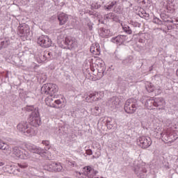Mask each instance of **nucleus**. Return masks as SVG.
<instances>
[{"label":"nucleus","instance_id":"46","mask_svg":"<svg viewBox=\"0 0 178 178\" xmlns=\"http://www.w3.org/2000/svg\"><path fill=\"white\" fill-rule=\"evenodd\" d=\"M174 24H177L178 25V18H176L174 19Z\"/></svg>","mask_w":178,"mask_h":178},{"label":"nucleus","instance_id":"54","mask_svg":"<svg viewBox=\"0 0 178 178\" xmlns=\"http://www.w3.org/2000/svg\"><path fill=\"white\" fill-rule=\"evenodd\" d=\"M4 163L2 162H0V166H3Z\"/></svg>","mask_w":178,"mask_h":178},{"label":"nucleus","instance_id":"25","mask_svg":"<svg viewBox=\"0 0 178 178\" xmlns=\"http://www.w3.org/2000/svg\"><path fill=\"white\" fill-rule=\"evenodd\" d=\"M99 8H101V3H99L98 0L93 1L90 5V9H92V10H94V9H99Z\"/></svg>","mask_w":178,"mask_h":178},{"label":"nucleus","instance_id":"16","mask_svg":"<svg viewBox=\"0 0 178 178\" xmlns=\"http://www.w3.org/2000/svg\"><path fill=\"white\" fill-rule=\"evenodd\" d=\"M145 106L147 109H154V106H155V100L154 97H151L147 99L145 103Z\"/></svg>","mask_w":178,"mask_h":178},{"label":"nucleus","instance_id":"36","mask_svg":"<svg viewBox=\"0 0 178 178\" xmlns=\"http://www.w3.org/2000/svg\"><path fill=\"white\" fill-rule=\"evenodd\" d=\"M106 126L107 129L111 130V129H112L113 127V124H112V122H111L110 120H107L106 122Z\"/></svg>","mask_w":178,"mask_h":178},{"label":"nucleus","instance_id":"4","mask_svg":"<svg viewBox=\"0 0 178 178\" xmlns=\"http://www.w3.org/2000/svg\"><path fill=\"white\" fill-rule=\"evenodd\" d=\"M138 108V104H137V100L134 99H129L126 101L124 109L126 113L133 115Z\"/></svg>","mask_w":178,"mask_h":178},{"label":"nucleus","instance_id":"57","mask_svg":"<svg viewBox=\"0 0 178 178\" xmlns=\"http://www.w3.org/2000/svg\"><path fill=\"white\" fill-rule=\"evenodd\" d=\"M95 178H104V177H95Z\"/></svg>","mask_w":178,"mask_h":178},{"label":"nucleus","instance_id":"52","mask_svg":"<svg viewBox=\"0 0 178 178\" xmlns=\"http://www.w3.org/2000/svg\"><path fill=\"white\" fill-rule=\"evenodd\" d=\"M152 70H153V67L151 66V67H149V72H152Z\"/></svg>","mask_w":178,"mask_h":178},{"label":"nucleus","instance_id":"45","mask_svg":"<svg viewBox=\"0 0 178 178\" xmlns=\"http://www.w3.org/2000/svg\"><path fill=\"white\" fill-rule=\"evenodd\" d=\"M143 3L144 5H145V3H148V2L147 1V0H142L141 1H140V3Z\"/></svg>","mask_w":178,"mask_h":178},{"label":"nucleus","instance_id":"29","mask_svg":"<svg viewBox=\"0 0 178 178\" xmlns=\"http://www.w3.org/2000/svg\"><path fill=\"white\" fill-rule=\"evenodd\" d=\"M122 29L124 30V33H127V34H132L133 33L131 28H130L129 25L124 24V26H122Z\"/></svg>","mask_w":178,"mask_h":178},{"label":"nucleus","instance_id":"33","mask_svg":"<svg viewBox=\"0 0 178 178\" xmlns=\"http://www.w3.org/2000/svg\"><path fill=\"white\" fill-rule=\"evenodd\" d=\"M117 3V1H112L111 3H109L107 6H105L104 8L106 10H111V9H112V8H113V6Z\"/></svg>","mask_w":178,"mask_h":178},{"label":"nucleus","instance_id":"23","mask_svg":"<svg viewBox=\"0 0 178 178\" xmlns=\"http://www.w3.org/2000/svg\"><path fill=\"white\" fill-rule=\"evenodd\" d=\"M13 155L17 156V158H20V156H22V154H23V152H22V150H20V147H15L13 148Z\"/></svg>","mask_w":178,"mask_h":178},{"label":"nucleus","instance_id":"44","mask_svg":"<svg viewBox=\"0 0 178 178\" xmlns=\"http://www.w3.org/2000/svg\"><path fill=\"white\" fill-rule=\"evenodd\" d=\"M87 155H92V150L90 149L86 150Z\"/></svg>","mask_w":178,"mask_h":178},{"label":"nucleus","instance_id":"1","mask_svg":"<svg viewBox=\"0 0 178 178\" xmlns=\"http://www.w3.org/2000/svg\"><path fill=\"white\" fill-rule=\"evenodd\" d=\"M40 91L43 95H49L44 99V102L47 106L56 108V109L59 108V106L62 104V101L59 99L54 101V98L56 97V93L58 92V86L54 83H45L42 86Z\"/></svg>","mask_w":178,"mask_h":178},{"label":"nucleus","instance_id":"55","mask_svg":"<svg viewBox=\"0 0 178 178\" xmlns=\"http://www.w3.org/2000/svg\"><path fill=\"white\" fill-rule=\"evenodd\" d=\"M95 111H98V109H99V107H95Z\"/></svg>","mask_w":178,"mask_h":178},{"label":"nucleus","instance_id":"51","mask_svg":"<svg viewBox=\"0 0 178 178\" xmlns=\"http://www.w3.org/2000/svg\"><path fill=\"white\" fill-rule=\"evenodd\" d=\"M92 173H94V175L95 176V175H97V173H98V171H95V170H94V172H92Z\"/></svg>","mask_w":178,"mask_h":178},{"label":"nucleus","instance_id":"19","mask_svg":"<svg viewBox=\"0 0 178 178\" xmlns=\"http://www.w3.org/2000/svg\"><path fill=\"white\" fill-rule=\"evenodd\" d=\"M55 166V161H49L47 164L44 166V170L48 172H54V168Z\"/></svg>","mask_w":178,"mask_h":178},{"label":"nucleus","instance_id":"21","mask_svg":"<svg viewBox=\"0 0 178 178\" xmlns=\"http://www.w3.org/2000/svg\"><path fill=\"white\" fill-rule=\"evenodd\" d=\"M97 66H98L97 73L99 74V76L102 77L106 70L105 64L99 63V65H97Z\"/></svg>","mask_w":178,"mask_h":178},{"label":"nucleus","instance_id":"15","mask_svg":"<svg viewBox=\"0 0 178 178\" xmlns=\"http://www.w3.org/2000/svg\"><path fill=\"white\" fill-rule=\"evenodd\" d=\"M54 58H55L54 56V54H52L51 51H44L43 55H42V62H45L47 60H51L52 59H54Z\"/></svg>","mask_w":178,"mask_h":178},{"label":"nucleus","instance_id":"22","mask_svg":"<svg viewBox=\"0 0 178 178\" xmlns=\"http://www.w3.org/2000/svg\"><path fill=\"white\" fill-rule=\"evenodd\" d=\"M133 56H129L125 59L122 60V63L124 65V66H129V65H131L133 63Z\"/></svg>","mask_w":178,"mask_h":178},{"label":"nucleus","instance_id":"24","mask_svg":"<svg viewBox=\"0 0 178 178\" xmlns=\"http://www.w3.org/2000/svg\"><path fill=\"white\" fill-rule=\"evenodd\" d=\"M83 170H85V175H87L88 177L93 178L94 175H90V173L94 172V169H92L90 166H86L83 168Z\"/></svg>","mask_w":178,"mask_h":178},{"label":"nucleus","instance_id":"40","mask_svg":"<svg viewBox=\"0 0 178 178\" xmlns=\"http://www.w3.org/2000/svg\"><path fill=\"white\" fill-rule=\"evenodd\" d=\"M19 168H22V169H26V168H27L29 166V165L26 163H22V164H19Z\"/></svg>","mask_w":178,"mask_h":178},{"label":"nucleus","instance_id":"27","mask_svg":"<svg viewBox=\"0 0 178 178\" xmlns=\"http://www.w3.org/2000/svg\"><path fill=\"white\" fill-rule=\"evenodd\" d=\"M175 2V0H168V5H167V10H173L175 9V4L173 3Z\"/></svg>","mask_w":178,"mask_h":178},{"label":"nucleus","instance_id":"41","mask_svg":"<svg viewBox=\"0 0 178 178\" xmlns=\"http://www.w3.org/2000/svg\"><path fill=\"white\" fill-rule=\"evenodd\" d=\"M92 26H94V24H92V22H89L88 23V27L90 31L92 30Z\"/></svg>","mask_w":178,"mask_h":178},{"label":"nucleus","instance_id":"12","mask_svg":"<svg viewBox=\"0 0 178 178\" xmlns=\"http://www.w3.org/2000/svg\"><path fill=\"white\" fill-rule=\"evenodd\" d=\"M111 41L112 42H115V44L121 45V44H123L124 41H127V35H118V36L113 38Z\"/></svg>","mask_w":178,"mask_h":178},{"label":"nucleus","instance_id":"58","mask_svg":"<svg viewBox=\"0 0 178 178\" xmlns=\"http://www.w3.org/2000/svg\"><path fill=\"white\" fill-rule=\"evenodd\" d=\"M102 23H104V22H102Z\"/></svg>","mask_w":178,"mask_h":178},{"label":"nucleus","instance_id":"42","mask_svg":"<svg viewBox=\"0 0 178 178\" xmlns=\"http://www.w3.org/2000/svg\"><path fill=\"white\" fill-rule=\"evenodd\" d=\"M144 17H142L143 19H149V14L147 13V12H144Z\"/></svg>","mask_w":178,"mask_h":178},{"label":"nucleus","instance_id":"14","mask_svg":"<svg viewBox=\"0 0 178 178\" xmlns=\"http://www.w3.org/2000/svg\"><path fill=\"white\" fill-rule=\"evenodd\" d=\"M98 99H99V94L97 92L90 93L89 95H88L86 97V100L88 101V102H92L93 101H98Z\"/></svg>","mask_w":178,"mask_h":178},{"label":"nucleus","instance_id":"34","mask_svg":"<svg viewBox=\"0 0 178 178\" xmlns=\"http://www.w3.org/2000/svg\"><path fill=\"white\" fill-rule=\"evenodd\" d=\"M153 23L155 24H163V22L156 17H154Z\"/></svg>","mask_w":178,"mask_h":178},{"label":"nucleus","instance_id":"38","mask_svg":"<svg viewBox=\"0 0 178 178\" xmlns=\"http://www.w3.org/2000/svg\"><path fill=\"white\" fill-rule=\"evenodd\" d=\"M154 92L156 95H159L162 94V89H161V87L158 86L157 88L154 89Z\"/></svg>","mask_w":178,"mask_h":178},{"label":"nucleus","instance_id":"2","mask_svg":"<svg viewBox=\"0 0 178 178\" xmlns=\"http://www.w3.org/2000/svg\"><path fill=\"white\" fill-rule=\"evenodd\" d=\"M26 112H32L29 118V124L33 126L34 129L38 127L41 124V118H40V112L38 107L35 106H26L24 107Z\"/></svg>","mask_w":178,"mask_h":178},{"label":"nucleus","instance_id":"35","mask_svg":"<svg viewBox=\"0 0 178 178\" xmlns=\"http://www.w3.org/2000/svg\"><path fill=\"white\" fill-rule=\"evenodd\" d=\"M129 24H131V26H133V27H140L141 26V24L136 21H130Z\"/></svg>","mask_w":178,"mask_h":178},{"label":"nucleus","instance_id":"18","mask_svg":"<svg viewBox=\"0 0 178 178\" xmlns=\"http://www.w3.org/2000/svg\"><path fill=\"white\" fill-rule=\"evenodd\" d=\"M90 52L93 54V55H101V49H99V44H96L95 46H91Z\"/></svg>","mask_w":178,"mask_h":178},{"label":"nucleus","instance_id":"6","mask_svg":"<svg viewBox=\"0 0 178 178\" xmlns=\"http://www.w3.org/2000/svg\"><path fill=\"white\" fill-rule=\"evenodd\" d=\"M26 148L29 149L31 152H33V154H38L39 155H41L43 158H45L47 156V152L42 149L40 147L35 146V145L33 144H26Z\"/></svg>","mask_w":178,"mask_h":178},{"label":"nucleus","instance_id":"17","mask_svg":"<svg viewBox=\"0 0 178 178\" xmlns=\"http://www.w3.org/2000/svg\"><path fill=\"white\" fill-rule=\"evenodd\" d=\"M10 45V40L9 39H1L0 38V51L2 49H5L7 47Z\"/></svg>","mask_w":178,"mask_h":178},{"label":"nucleus","instance_id":"10","mask_svg":"<svg viewBox=\"0 0 178 178\" xmlns=\"http://www.w3.org/2000/svg\"><path fill=\"white\" fill-rule=\"evenodd\" d=\"M18 35L19 37H29L30 35V26L26 24L18 26Z\"/></svg>","mask_w":178,"mask_h":178},{"label":"nucleus","instance_id":"7","mask_svg":"<svg viewBox=\"0 0 178 178\" xmlns=\"http://www.w3.org/2000/svg\"><path fill=\"white\" fill-rule=\"evenodd\" d=\"M138 145L141 147L143 149L149 148L152 144L151 138L147 136H140L137 139Z\"/></svg>","mask_w":178,"mask_h":178},{"label":"nucleus","instance_id":"53","mask_svg":"<svg viewBox=\"0 0 178 178\" xmlns=\"http://www.w3.org/2000/svg\"><path fill=\"white\" fill-rule=\"evenodd\" d=\"M144 12H145V10H143L140 13H142V15H145V13H144Z\"/></svg>","mask_w":178,"mask_h":178},{"label":"nucleus","instance_id":"31","mask_svg":"<svg viewBox=\"0 0 178 178\" xmlns=\"http://www.w3.org/2000/svg\"><path fill=\"white\" fill-rule=\"evenodd\" d=\"M0 149H2V151H8V149H9V146H8L6 143L0 141Z\"/></svg>","mask_w":178,"mask_h":178},{"label":"nucleus","instance_id":"28","mask_svg":"<svg viewBox=\"0 0 178 178\" xmlns=\"http://www.w3.org/2000/svg\"><path fill=\"white\" fill-rule=\"evenodd\" d=\"M63 169V167H62V165L60 163H55L54 172H60Z\"/></svg>","mask_w":178,"mask_h":178},{"label":"nucleus","instance_id":"49","mask_svg":"<svg viewBox=\"0 0 178 178\" xmlns=\"http://www.w3.org/2000/svg\"><path fill=\"white\" fill-rule=\"evenodd\" d=\"M139 16H140V17H144V14H142V13H139Z\"/></svg>","mask_w":178,"mask_h":178},{"label":"nucleus","instance_id":"30","mask_svg":"<svg viewBox=\"0 0 178 178\" xmlns=\"http://www.w3.org/2000/svg\"><path fill=\"white\" fill-rule=\"evenodd\" d=\"M147 92H154L155 91V86L152 83H149L145 86Z\"/></svg>","mask_w":178,"mask_h":178},{"label":"nucleus","instance_id":"50","mask_svg":"<svg viewBox=\"0 0 178 178\" xmlns=\"http://www.w3.org/2000/svg\"><path fill=\"white\" fill-rule=\"evenodd\" d=\"M114 12H115L116 13H119V10H116V8H114Z\"/></svg>","mask_w":178,"mask_h":178},{"label":"nucleus","instance_id":"43","mask_svg":"<svg viewBox=\"0 0 178 178\" xmlns=\"http://www.w3.org/2000/svg\"><path fill=\"white\" fill-rule=\"evenodd\" d=\"M67 164H68L70 166L74 167V165H76V162H75V161H67Z\"/></svg>","mask_w":178,"mask_h":178},{"label":"nucleus","instance_id":"8","mask_svg":"<svg viewBox=\"0 0 178 178\" xmlns=\"http://www.w3.org/2000/svg\"><path fill=\"white\" fill-rule=\"evenodd\" d=\"M134 173L138 178H147V165H138L134 168Z\"/></svg>","mask_w":178,"mask_h":178},{"label":"nucleus","instance_id":"13","mask_svg":"<svg viewBox=\"0 0 178 178\" xmlns=\"http://www.w3.org/2000/svg\"><path fill=\"white\" fill-rule=\"evenodd\" d=\"M58 20L60 22V25L63 26V24H66V23H67L69 17L65 13H62L58 15Z\"/></svg>","mask_w":178,"mask_h":178},{"label":"nucleus","instance_id":"47","mask_svg":"<svg viewBox=\"0 0 178 178\" xmlns=\"http://www.w3.org/2000/svg\"><path fill=\"white\" fill-rule=\"evenodd\" d=\"M138 41H139V42H141L142 44L145 42V40L141 39V38H140Z\"/></svg>","mask_w":178,"mask_h":178},{"label":"nucleus","instance_id":"39","mask_svg":"<svg viewBox=\"0 0 178 178\" xmlns=\"http://www.w3.org/2000/svg\"><path fill=\"white\" fill-rule=\"evenodd\" d=\"M100 30L101 31L104 33V34H106V35H109V33H111V31H109V29H106L105 28H101Z\"/></svg>","mask_w":178,"mask_h":178},{"label":"nucleus","instance_id":"9","mask_svg":"<svg viewBox=\"0 0 178 178\" xmlns=\"http://www.w3.org/2000/svg\"><path fill=\"white\" fill-rule=\"evenodd\" d=\"M38 44L42 48H49L52 45V40L47 35H42L38 39Z\"/></svg>","mask_w":178,"mask_h":178},{"label":"nucleus","instance_id":"20","mask_svg":"<svg viewBox=\"0 0 178 178\" xmlns=\"http://www.w3.org/2000/svg\"><path fill=\"white\" fill-rule=\"evenodd\" d=\"M154 106H165V100H163V98H154Z\"/></svg>","mask_w":178,"mask_h":178},{"label":"nucleus","instance_id":"5","mask_svg":"<svg viewBox=\"0 0 178 178\" xmlns=\"http://www.w3.org/2000/svg\"><path fill=\"white\" fill-rule=\"evenodd\" d=\"M64 44L66 45V47L64 48L70 49V51H73V49H76V48L79 47L77 40L71 36H67L65 38Z\"/></svg>","mask_w":178,"mask_h":178},{"label":"nucleus","instance_id":"26","mask_svg":"<svg viewBox=\"0 0 178 178\" xmlns=\"http://www.w3.org/2000/svg\"><path fill=\"white\" fill-rule=\"evenodd\" d=\"M161 19H162L161 21L163 22V24H166V23H175V20L169 19V17H165V14H161Z\"/></svg>","mask_w":178,"mask_h":178},{"label":"nucleus","instance_id":"11","mask_svg":"<svg viewBox=\"0 0 178 178\" xmlns=\"http://www.w3.org/2000/svg\"><path fill=\"white\" fill-rule=\"evenodd\" d=\"M120 104V100H119V97L116 96H113V97L108 99L106 105L110 108L111 111H115L116 108H118V105Z\"/></svg>","mask_w":178,"mask_h":178},{"label":"nucleus","instance_id":"3","mask_svg":"<svg viewBox=\"0 0 178 178\" xmlns=\"http://www.w3.org/2000/svg\"><path fill=\"white\" fill-rule=\"evenodd\" d=\"M17 129L25 136H35L37 134V128L30 127L26 121L19 122L17 126Z\"/></svg>","mask_w":178,"mask_h":178},{"label":"nucleus","instance_id":"56","mask_svg":"<svg viewBox=\"0 0 178 178\" xmlns=\"http://www.w3.org/2000/svg\"><path fill=\"white\" fill-rule=\"evenodd\" d=\"M139 1V2H141V1H143V0H138ZM147 2H149V0H147Z\"/></svg>","mask_w":178,"mask_h":178},{"label":"nucleus","instance_id":"32","mask_svg":"<svg viewBox=\"0 0 178 178\" xmlns=\"http://www.w3.org/2000/svg\"><path fill=\"white\" fill-rule=\"evenodd\" d=\"M42 144L45 145L44 150L46 152L47 154V151H48V149L51 148V146L49 145V142L48 140H42Z\"/></svg>","mask_w":178,"mask_h":178},{"label":"nucleus","instance_id":"37","mask_svg":"<svg viewBox=\"0 0 178 178\" xmlns=\"http://www.w3.org/2000/svg\"><path fill=\"white\" fill-rule=\"evenodd\" d=\"M113 16H114L113 13H108L106 15H105L104 19H106V20H108V19L113 20L115 19V17H113Z\"/></svg>","mask_w":178,"mask_h":178},{"label":"nucleus","instance_id":"48","mask_svg":"<svg viewBox=\"0 0 178 178\" xmlns=\"http://www.w3.org/2000/svg\"><path fill=\"white\" fill-rule=\"evenodd\" d=\"M172 25H169V26H168V30H172Z\"/></svg>","mask_w":178,"mask_h":178}]
</instances>
